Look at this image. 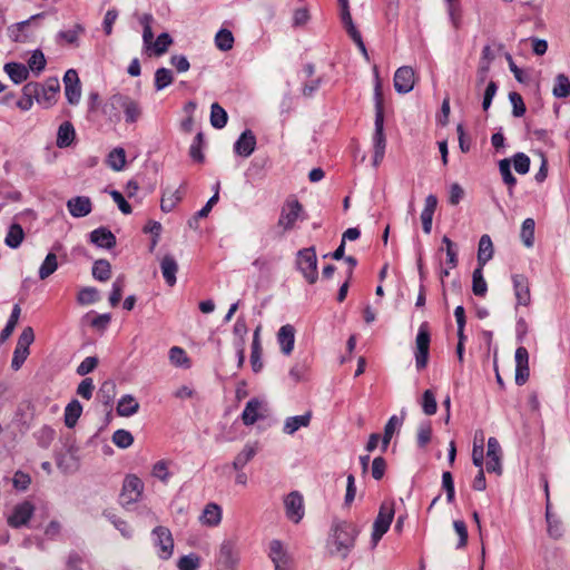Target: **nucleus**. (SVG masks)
Segmentation results:
<instances>
[{
	"label": "nucleus",
	"instance_id": "obj_1",
	"mask_svg": "<svg viewBox=\"0 0 570 570\" xmlns=\"http://www.w3.org/2000/svg\"><path fill=\"white\" fill-rule=\"evenodd\" d=\"M304 207L296 198L292 195L285 199L281 207L279 217L276 224L277 236L282 237L287 232L295 228L297 220L303 219Z\"/></svg>",
	"mask_w": 570,
	"mask_h": 570
},
{
	"label": "nucleus",
	"instance_id": "obj_2",
	"mask_svg": "<svg viewBox=\"0 0 570 570\" xmlns=\"http://www.w3.org/2000/svg\"><path fill=\"white\" fill-rule=\"evenodd\" d=\"M332 532L335 550L331 553H340L346 558L358 534L357 527L348 521H336L332 527Z\"/></svg>",
	"mask_w": 570,
	"mask_h": 570
},
{
	"label": "nucleus",
	"instance_id": "obj_3",
	"mask_svg": "<svg viewBox=\"0 0 570 570\" xmlns=\"http://www.w3.org/2000/svg\"><path fill=\"white\" fill-rule=\"evenodd\" d=\"M375 100V131L373 135L374 149L385 150L386 139L384 135V99L381 81L377 79L374 89Z\"/></svg>",
	"mask_w": 570,
	"mask_h": 570
},
{
	"label": "nucleus",
	"instance_id": "obj_4",
	"mask_svg": "<svg viewBox=\"0 0 570 570\" xmlns=\"http://www.w3.org/2000/svg\"><path fill=\"white\" fill-rule=\"evenodd\" d=\"M112 108H121L125 114V121L127 124L137 122L142 116V107L140 102L125 94H114L109 98Z\"/></svg>",
	"mask_w": 570,
	"mask_h": 570
},
{
	"label": "nucleus",
	"instance_id": "obj_5",
	"mask_svg": "<svg viewBox=\"0 0 570 570\" xmlns=\"http://www.w3.org/2000/svg\"><path fill=\"white\" fill-rule=\"evenodd\" d=\"M296 266L308 284H315L318 278L317 256L314 247L298 250Z\"/></svg>",
	"mask_w": 570,
	"mask_h": 570
},
{
	"label": "nucleus",
	"instance_id": "obj_6",
	"mask_svg": "<svg viewBox=\"0 0 570 570\" xmlns=\"http://www.w3.org/2000/svg\"><path fill=\"white\" fill-rule=\"evenodd\" d=\"M431 332L428 322L421 323L415 338V365L419 371L424 370L429 363Z\"/></svg>",
	"mask_w": 570,
	"mask_h": 570
},
{
	"label": "nucleus",
	"instance_id": "obj_7",
	"mask_svg": "<svg viewBox=\"0 0 570 570\" xmlns=\"http://www.w3.org/2000/svg\"><path fill=\"white\" fill-rule=\"evenodd\" d=\"M395 503L393 500H385L381 503L377 517L373 524L372 540L379 542L389 531L395 514Z\"/></svg>",
	"mask_w": 570,
	"mask_h": 570
},
{
	"label": "nucleus",
	"instance_id": "obj_8",
	"mask_svg": "<svg viewBox=\"0 0 570 570\" xmlns=\"http://www.w3.org/2000/svg\"><path fill=\"white\" fill-rule=\"evenodd\" d=\"M33 341H35V333H33L32 327L28 326V327L23 328V331L21 332V334L18 338V342H17V345H16V348L13 352L12 362H11V367L14 371H18L22 366L24 361L27 360V357L29 355V347Z\"/></svg>",
	"mask_w": 570,
	"mask_h": 570
},
{
	"label": "nucleus",
	"instance_id": "obj_9",
	"mask_svg": "<svg viewBox=\"0 0 570 570\" xmlns=\"http://www.w3.org/2000/svg\"><path fill=\"white\" fill-rule=\"evenodd\" d=\"M340 6V18L341 22L343 24V28L345 29L346 33L350 36V38L356 43V46L361 49L363 53H366V48L363 42L361 32L355 27L352 14L350 11L348 0H338Z\"/></svg>",
	"mask_w": 570,
	"mask_h": 570
},
{
	"label": "nucleus",
	"instance_id": "obj_10",
	"mask_svg": "<svg viewBox=\"0 0 570 570\" xmlns=\"http://www.w3.org/2000/svg\"><path fill=\"white\" fill-rule=\"evenodd\" d=\"M239 562V552L236 543L227 540L219 548L217 566L219 570H236Z\"/></svg>",
	"mask_w": 570,
	"mask_h": 570
},
{
	"label": "nucleus",
	"instance_id": "obj_11",
	"mask_svg": "<svg viewBox=\"0 0 570 570\" xmlns=\"http://www.w3.org/2000/svg\"><path fill=\"white\" fill-rule=\"evenodd\" d=\"M35 505L32 502L26 500L16 504L12 513L8 517L7 523L13 529H19L28 524L35 513Z\"/></svg>",
	"mask_w": 570,
	"mask_h": 570
},
{
	"label": "nucleus",
	"instance_id": "obj_12",
	"mask_svg": "<svg viewBox=\"0 0 570 570\" xmlns=\"http://www.w3.org/2000/svg\"><path fill=\"white\" fill-rule=\"evenodd\" d=\"M285 513L288 520L298 523L305 514L303 495L293 491L284 498Z\"/></svg>",
	"mask_w": 570,
	"mask_h": 570
},
{
	"label": "nucleus",
	"instance_id": "obj_13",
	"mask_svg": "<svg viewBox=\"0 0 570 570\" xmlns=\"http://www.w3.org/2000/svg\"><path fill=\"white\" fill-rule=\"evenodd\" d=\"M511 281L517 301L515 307H528L531 304V291L529 278L523 274H513L511 276Z\"/></svg>",
	"mask_w": 570,
	"mask_h": 570
},
{
	"label": "nucleus",
	"instance_id": "obj_14",
	"mask_svg": "<svg viewBox=\"0 0 570 570\" xmlns=\"http://www.w3.org/2000/svg\"><path fill=\"white\" fill-rule=\"evenodd\" d=\"M153 534L155 537V544L159 548V558L163 560L169 559L174 551V539L170 530L165 527H156Z\"/></svg>",
	"mask_w": 570,
	"mask_h": 570
},
{
	"label": "nucleus",
	"instance_id": "obj_15",
	"mask_svg": "<svg viewBox=\"0 0 570 570\" xmlns=\"http://www.w3.org/2000/svg\"><path fill=\"white\" fill-rule=\"evenodd\" d=\"M65 95L70 105H77L81 98V85L78 72L69 69L63 76Z\"/></svg>",
	"mask_w": 570,
	"mask_h": 570
},
{
	"label": "nucleus",
	"instance_id": "obj_16",
	"mask_svg": "<svg viewBox=\"0 0 570 570\" xmlns=\"http://www.w3.org/2000/svg\"><path fill=\"white\" fill-rule=\"evenodd\" d=\"M144 491L142 481L135 474H128L122 483L121 497L127 503L137 502Z\"/></svg>",
	"mask_w": 570,
	"mask_h": 570
},
{
	"label": "nucleus",
	"instance_id": "obj_17",
	"mask_svg": "<svg viewBox=\"0 0 570 570\" xmlns=\"http://www.w3.org/2000/svg\"><path fill=\"white\" fill-rule=\"evenodd\" d=\"M394 88L400 94L410 92L415 85V72L412 67H400L394 73Z\"/></svg>",
	"mask_w": 570,
	"mask_h": 570
},
{
	"label": "nucleus",
	"instance_id": "obj_18",
	"mask_svg": "<svg viewBox=\"0 0 570 570\" xmlns=\"http://www.w3.org/2000/svg\"><path fill=\"white\" fill-rule=\"evenodd\" d=\"M268 556L275 566V570H291L292 559L279 540L271 541Z\"/></svg>",
	"mask_w": 570,
	"mask_h": 570
},
{
	"label": "nucleus",
	"instance_id": "obj_19",
	"mask_svg": "<svg viewBox=\"0 0 570 570\" xmlns=\"http://www.w3.org/2000/svg\"><path fill=\"white\" fill-rule=\"evenodd\" d=\"M487 471L489 473L500 474L501 468V446L495 438H489L487 449Z\"/></svg>",
	"mask_w": 570,
	"mask_h": 570
},
{
	"label": "nucleus",
	"instance_id": "obj_20",
	"mask_svg": "<svg viewBox=\"0 0 570 570\" xmlns=\"http://www.w3.org/2000/svg\"><path fill=\"white\" fill-rule=\"evenodd\" d=\"M59 90L60 85L58 79H49L45 86L40 85V91H38V96H36V101L48 108L56 102Z\"/></svg>",
	"mask_w": 570,
	"mask_h": 570
},
{
	"label": "nucleus",
	"instance_id": "obj_21",
	"mask_svg": "<svg viewBox=\"0 0 570 570\" xmlns=\"http://www.w3.org/2000/svg\"><path fill=\"white\" fill-rule=\"evenodd\" d=\"M546 497H547L546 520H547V524H548L547 531H548V534L552 539L558 540L563 534V527H562V522L551 511L548 483H546Z\"/></svg>",
	"mask_w": 570,
	"mask_h": 570
},
{
	"label": "nucleus",
	"instance_id": "obj_22",
	"mask_svg": "<svg viewBox=\"0 0 570 570\" xmlns=\"http://www.w3.org/2000/svg\"><path fill=\"white\" fill-rule=\"evenodd\" d=\"M255 147H256V137L252 130L247 129L244 132H242L239 138L236 140V142L234 145V151L238 156L246 158L253 154V151L255 150Z\"/></svg>",
	"mask_w": 570,
	"mask_h": 570
},
{
	"label": "nucleus",
	"instance_id": "obj_23",
	"mask_svg": "<svg viewBox=\"0 0 570 570\" xmlns=\"http://www.w3.org/2000/svg\"><path fill=\"white\" fill-rule=\"evenodd\" d=\"M67 207L71 216L79 218L91 213L92 204L89 197L77 196L67 202Z\"/></svg>",
	"mask_w": 570,
	"mask_h": 570
},
{
	"label": "nucleus",
	"instance_id": "obj_24",
	"mask_svg": "<svg viewBox=\"0 0 570 570\" xmlns=\"http://www.w3.org/2000/svg\"><path fill=\"white\" fill-rule=\"evenodd\" d=\"M277 342L281 351L285 355H289L294 350L295 328L291 324L283 325L277 333Z\"/></svg>",
	"mask_w": 570,
	"mask_h": 570
},
{
	"label": "nucleus",
	"instance_id": "obj_25",
	"mask_svg": "<svg viewBox=\"0 0 570 570\" xmlns=\"http://www.w3.org/2000/svg\"><path fill=\"white\" fill-rule=\"evenodd\" d=\"M90 242L98 247L111 249L116 246V236L109 229L99 227L90 233Z\"/></svg>",
	"mask_w": 570,
	"mask_h": 570
},
{
	"label": "nucleus",
	"instance_id": "obj_26",
	"mask_svg": "<svg viewBox=\"0 0 570 570\" xmlns=\"http://www.w3.org/2000/svg\"><path fill=\"white\" fill-rule=\"evenodd\" d=\"M38 91H40L39 82H28L22 88V97L17 101L18 108L23 111L29 110L33 105V99L38 96Z\"/></svg>",
	"mask_w": 570,
	"mask_h": 570
},
{
	"label": "nucleus",
	"instance_id": "obj_27",
	"mask_svg": "<svg viewBox=\"0 0 570 570\" xmlns=\"http://www.w3.org/2000/svg\"><path fill=\"white\" fill-rule=\"evenodd\" d=\"M160 269L168 286L176 284V273L178 272L177 261L173 255H165L160 262Z\"/></svg>",
	"mask_w": 570,
	"mask_h": 570
},
{
	"label": "nucleus",
	"instance_id": "obj_28",
	"mask_svg": "<svg viewBox=\"0 0 570 570\" xmlns=\"http://www.w3.org/2000/svg\"><path fill=\"white\" fill-rule=\"evenodd\" d=\"M185 195V187L181 186L174 190H166L160 200V208L165 213L171 212Z\"/></svg>",
	"mask_w": 570,
	"mask_h": 570
},
{
	"label": "nucleus",
	"instance_id": "obj_29",
	"mask_svg": "<svg viewBox=\"0 0 570 570\" xmlns=\"http://www.w3.org/2000/svg\"><path fill=\"white\" fill-rule=\"evenodd\" d=\"M493 243L489 235H482L479 240L478 248V266L484 267L485 264L493 257Z\"/></svg>",
	"mask_w": 570,
	"mask_h": 570
},
{
	"label": "nucleus",
	"instance_id": "obj_30",
	"mask_svg": "<svg viewBox=\"0 0 570 570\" xmlns=\"http://www.w3.org/2000/svg\"><path fill=\"white\" fill-rule=\"evenodd\" d=\"M222 521V508L216 503L206 504L203 514L200 515V522L208 527H216Z\"/></svg>",
	"mask_w": 570,
	"mask_h": 570
},
{
	"label": "nucleus",
	"instance_id": "obj_31",
	"mask_svg": "<svg viewBox=\"0 0 570 570\" xmlns=\"http://www.w3.org/2000/svg\"><path fill=\"white\" fill-rule=\"evenodd\" d=\"M3 69L14 83H21L29 77V70L22 63L8 62Z\"/></svg>",
	"mask_w": 570,
	"mask_h": 570
},
{
	"label": "nucleus",
	"instance_id": "obj_32",
	"mask_svg": "<svg viewBox=\"0 0 570 570\" xmlns=\"http://www.w3.org/2000/svg\"><path fill=\"white\" fill-rule=\"evenodd\" d=\"M76 137L75 128L70 121L62 122L58 128L57 146L60 148L68 147Z\"/></svg>",
	"mask_w": 570,
	"mask_h": 570
},
{
	"label": "nucleus",
	"instance_id": "obj_33",
	"mask_svg": "<svg viewBox=\"0 0 570 570\" xmlns=\"http://www.w3.org/2000/svg\"><path fill=\"white\" fill-rule=\"evenodd\" d=\"M311 417V412H307L303 415L287 417L283 430L286 434H294L298 429L308 426Z\"/></svg>",
	"mask_w": 570,
	"mask_h": 570
},
{
	"label": "nucleus",
	"instance_id": "obj_34",
	"mask_svg": "<svg viewBox=\"0 0 570 570\" xmlns=\"http://www.w3.org/2000/svg\"><path fill=\"white\" fill-rule=\"evenodd\" d=\"M85 32V28L77 23L70 30L59 31L57 35L58 43H67L72 46H78L79 36Z\"/></svg>",
	"mask_w": 570,
	"mask_h": 570
},
{
	"label": "nucleus",
	"instance_id": "obj_35",
	"mask_svg": "<svg viewBox=\"0 0 570 570\" xmlns=\"http://www.w3.org/2000/svg\"><path fill=\"white\" fill-rule=\"evenodd\" d=\"M250 364L255 373H258L263 368L259 328H257L254 333L250 353Z\"/></svg>",
	"mask_w": 570,
	"mask_h": 570
},
{
	"label": "nucleus",
	"instance_id": "obj_36",
	"mask_svg": "<svg viewBox=\"0 0 570 570\" xmlns=\"http://www.w3.org/2000/svg\"><path fill=\"white\" fill-rule=\"evenodd\" d=\"M261 405V402L256 399L247 402L242 413V420L245 425H253L259 419Z\"/></svg>",
	"mask_w": 570,
	"mask_h": 570
},
{
	"label": "nucleus",
	"instance_id": "obj_37",
	"mask_svg": "<svg viewBox=\"0 0 570 570\" xmlns=\"http://www.w3.org/2000/svg\"><path fill=\"white\" fill-rule=\"evenodd\" d=\"M139 410V403L131 395H124L117 405V413L120 416H131Z\"/></svg>",
	"mask_w": 570,
	"mask_h": 570
},
{
	"label": "nucleus",
	"instance_id": "obj_38",
	"mask_svg": "<svg viewBox=\"0 0 570 570\" xmlns=\"http://www.w3.org/2000/svg\"><path fill=\"white\" fill-rule=\"evenodd\" d=\"M257 453V445L246 444L233 461L235 470H242Z\"/></svg>",
	"mask_w": 570,
	"mask_h": 570
},
{
	"label": "nucleus",
	"instance_id": "obj_39",
	"mask_svg": "<svg viewBox=\"0 0 570 570\" xmlns=\"http://www.w3.org/2000/svg\"><path fill=\"white\" fill-rule=\"evenodd\" d=\"M24 239V232L20 224H11L4 243L10 248H18Z\"/></svg>",
	"mask_w": 570,
	"mask_h": 570
},
{
	"label": "nucleus",
	"instance_id": "obj_40",
	"mask_svg": "<svg viewBox=\"0 0 570 570\" xmlns=\"http://www.w3.org/2000/svg\"><path fill=\"white\" fill-rule=\"evenodd\" d=\"M82 413V405L78 400H72L65 409V424L73 428Z\"/></svg>",
	"mask_w": 570,
	"mask_h": 570
},
{
	"label": "nucleus",
	"instance_id": "obj_41",
	"mask_svg": "<svg viewBox=\"0 0 570 570\" xmlns=\"http://www.w3.org/2000/svg\"><path fill=\"white\" fill-rule=\"evenodd\" d=\"M472 292L475 296L484 297L488 284L483 277V267L478 266L472 274Z\"/></svg>",
	"mask_w": 570,
	"mask_h": 570
},
{
	"label": "nucleus",
	"instance_id": "obj_42",
	"mask_svg": "<svg viewBox=\"0 0 570 570\" xmlns=\"http://www.w3.org/2000/svg\"><path fill=\"white\" fill-rule=\"evenodd\" d=\"M228 120L227 112L218 104L214 102L210 107V124L214 128L222 129L226 126Z\"/></svg>",
	"mask_w": 570,
	"mask_h": 570
},
{
	"label": "nucleus",
	"instance_id": "obj_43",
	"mask_svg": "<svg viewBox=\"0 0 570 570\" xmlns=\"http://www.w3.org/2000/svg\"><path fill=\"white\" fill-rule=\"evenodd\" d=\"M234 36L228 29H220L215 36V46L222 51H229L234 47Z\"/></svg>",
	"mask_w": 570,
	"mask_h": 570
},
{
	"label": "nucleus",
	"instance_id": "obj_44",
	"mask_svg": "<svg viewBox=\"0 0 570 570\" xmlns=\"http://www.w3.org/2000/svg\"><path fill=\"white\" fill-rule=\"evenodd\" d=\"M534 227L535 223L533 218H527L522 223L520 237L525 247L530 248L534 244Z\"/></svg>",
	"mask_w": 570,
	"mask_h": 570
},
{
	"label": "nucleus",
	"instance_id": "obj_45",
	"mask_svg": "<svg viewBox=\"0 0 570 570\" xmlns=\"http://www.w3.org/2000/svg\"><path fill=\"white\" fill-rule=\"evenodd\" d=\"M552 92L557 98H567L570 96V80L564 73H559L556 77Z\"/></svg>",
	"mask_w": 570,
	"mask_h": 570
},
{
	"label": "nucleus",
	"instance_id": "obj_46",
	"mask_svg": "<svg viewBox=\"0 0 570 570\" xmlns=\"http://www.w3.org/2000/svg\"><path fill=\"white\" fill-rule=\"evenodd\" d=\"M92 276L100 282L108 281L111 276L110 263L106 259L96 261L92 266Z\"/></svg>",
	"mask_w": 570,
	"mask_h": 570
},
{
	"label": "nucleus",
	"instance_id": "obj_47",
	"mask_svg": "<svg viewBox=\"0 0 570 570\" xmlns=\"http://www.w3.org/2000/svg\"><path fill=\"white\" fill-rule=\"evenodd\" d=\"M169 360H170V363L175 366L185 367V368L190 367L189 357L187 356L185 350L179 346H173L169 350Z\"/></svg>",
	"mask_w": 570,
	"mask_h": 570
},
{
	"label": "nucleus",
	"instance_id": "obj_48",
	"mask_svg": "<svg viewBox=\"0 0 570 570\" xmlns=\"http://www.w3.org/2000/svg\"><path fill=\"white\" fill-rule=\"evenodd\" d=\"M401 424H402V420H400L396 415H393L390 417V420L385 424L384 434L382 438L383 451H385L387 449L396 429H399L401 426Z\"/></svg>",
	"mask_w": 570,
	"mask_h": 570
},
{
	"label": "nucleus",
	"instance_id": "obj_49",
	"mask_svg": "<svg viewBox=\"0 0 570 570\" xmlns=\"http://www.w3.org/2000/svg\"><path fill=\"white\" fill-rule=\"evenodd\" d=\"M58 268V261H57V256L56 254L53 253H49L43 263L41 264L40 268H39V278L40 279H46L48 278L50 275H52Z\"/></svg>",
	"mask_w": 570,
	"mask_h": 570
},
{
	"label": "nucleus",
	"instance_id": "obj_50",
	"mask_svg": "<svg viewBox=\"0 0 570 570\" xmlns=\"http://www.w3.org/2000/svg\"><path fill=\"white\" fill-rule=\"evenodd\" d=\"M107 164L115 170H121L126 165V153L121 147L112 149L107 158Z\"/></svg>",
	"mask_w": 570,
	"mask_h": 570
},
{
	"label": "nucleus",
	"instance_id": "obj_51",
	"mask_svg": "<svg viewBox=\"0 0 570 570\" xmlns=\"http://www.w3.org/2000/svg\"><path fill=\"white\" fill-rule=\"evenodd\" d=\"M174 81L171 70L167 68H158L155 72V88L157 91L165 89Z\"/></svg>",
	"mask_w": 570,
	"mask_h": 570
},
{
	"label": "nucleus",
	"instance_id": "obj_52",
	"mask_svg": "<svg viewBox=\"0 0 570 570\" xmlns=\"http://www.w3.org/2000/svg\"><path fill=\"white\" fill-rule=\"evenodd\" d=\"M499 170L502 176L504 184L508 186L510 193L517 184L515 177L511 173V161L508 158H504L499 161Z\"/></svg>",
	"mask_w": 570,
	"mask_h": 570
},
{
	"label": "nucleus",
	"instance_id": "obj_53",
	"mask_svg": "<svg viewBox=\"0 0 570 570\" xmlns=\"http://www.w3.org/2000/svg\"><path fill=\"white\" fill-rule=\"evenodd\" d=\"M203 147H204V135H203V132H198L195 136L194 141L189 148V156L193 158V160H195L197 163L204 161L205 156L203 154Z\"/></svg>",
	"mask_w": 570,
	"mask_h": 570
},
{
	"label": "nucleus",
	"instance_id": "obj_54",
	"mask_svg": "<svg viewBox=\"0 0 570 570\" xmlns=\"http://www.w3.org/2000/svg\"><path fill=\"white\" fill-rule=\"evenodd\" d=\"M448 13L450 16L451 22L455 29H459L461 26L462 19V10L460 0H446Z\"/></svg>",
	"mask_w": 570,
	"mask_h": 570
},
{
	"label": "nucleus",
	"instance_id": "obj_55",
	"mask_svg": "<svg viewBox=\"0 0 570 570\" xmlns=\"http://www.w3.org/2000/svg\"><path fill=\"white\" fill-rule=\"evenodd\" d=\"M111 440L114 444L120 449H127L134 443L132 434L129 431L122 429L115 431Z\"/></svg>",
	"mask_w": 570,
	"mask_h": 570
},
{
	"label": "nucleus",
	"instance_id": "obj_56",
	"mask_svg": "<svg viewBox=\"0 0 570 570\" xmlns=\"http://www.w3.org/2000/svg\"><path fill=\"white\" fill-rule=\"evenodd\" d=\"M169 464H170V462L167 460L157 461L153 465V470H151L153 476L159 479L164 483H167L170 478Z\"/></svg>",
	"mask_w": 570,
	"mask_h": 570
},
{
	"label": "nucleus",
	"instance_id": "obj_57",
	"mask_svg": "<svg viewBox=\"0 0 570 570\" xmlns=\"http://www.w3.org/2000/svg\"><path fill=\"white\" fill-rule=\"evenodd\" d=\"M421 405L423 409V412L426 415H434L438 410V404L435 400V394L431 390H426L422 395Z\"/></svg>",
	"mask_w": 570,
	"mask_h": 570
},
{
	"label": "nucleus",
	"instance_id": "obj_58",
	"mask_svg": "<svg viewBox=\"0 0 570 570\" xmlns=\"http://www.w3.org/2000/svg\"><path fill=\"white\" fill-rule=\"evenodd\" d=\"M151 22H153L151 14L145 13L140 18V23L144 27L142 39H144V43H145L147 49H149L151 47L153 39H154V33H153V30H151Z\"/></svg>",
	"mask_w": 570,
	"mask_h": 570
},
{
	"label": "nucleus",
	"instance_id": "obj_59",
	"mask_svg": "<svg viewBox=\"0 0 570 570\" xmlns=\"http://www.w3.org/2000/svg\"><path fill=\"white\" fill-rule=\"evenodd\" d=\"M124 287H125L124 277H117L112 284V289L109 295V303L112 307H116L119 304V302L121 301Z\"/></svg>",
	"mask_w": 570,
	"mask_h": 570
},
{
	"label": "nucleus",
	"instance_id": "obj_60",
	"mask_svg": "<svg viewBox=\"0 0 570 570\" xmlns=\"http://www.w3.org/2000/svg\"><path fill=\"white\" fill-rule=\"evenodd\" d=\"M200 566V557L191 553L183 556L177 563L179 570H197Z\"/></svg>",
	"mask_w": 570,
	"mask_h": 570
},
{
	"label": "nucleus",
	"instance_id": "obj_61",
	"mask_svg": "<svg viewBox=\"0 0 570 570\" xmlns=\"http://www.w3.org/2000/svg\"><path fill=\"white\" fill-rule=\"evenodd\" d=\"M442 242L446 247V264L449 268H455L458 266V253L455 245L448 236H444Z\"/></svg>",
	"mask_w": 570,
	"mask_h": 570
},
{
	"label": "nucleus",
	"instance_id": "obj_62",
	"mask_svg": "<svg viewBox=\"0 0 570 570\" xmlns=\"http://www.w3.org/2000/svg\"><path fill=\"white\" fill-rule=\"evenodd\" d=\"M28 67L31 71L39 75L46 67V58L40 50L33 51L28 60Z\"/></svg>",
	"mask_w": 570,
	"mask_h": 570
},
{
	"label": "nucleus",
	"instance_id": "obj_63",
	"mask_svg": "<svg viewBox=\"0 0 570 570\" xmlns=\"http://www.w3.org/2000/svg\"><path fill=\"white\" fill-rule=\"evenodd\" d=\"M171 42H173V39L170 38V36L168 33H166V32L160 33L157 37L156 41L153 43L154 52L157 56L164 55L168 50V47L171 45Z\"/></svg>",
	"mask_w": 570,
	"mask_h": 570
},
{
	"label": "nucleus",
	"instance_id": "obj_64",
	"mask_svg": "<svg viewBox=\"0 0 570 570\" xmlns=\"http://www.w3.org/2000/svg\"><path fill=\"white\" fill-rule=\"evenodd\" d=\"M431 438H432L431 422H425V423L421 424L417 430V438H416L417 445L420 448H425L430 443Z\"/></svg>",
	"mask_w": 570,
	"mask_h": 570
}]
</instances>
